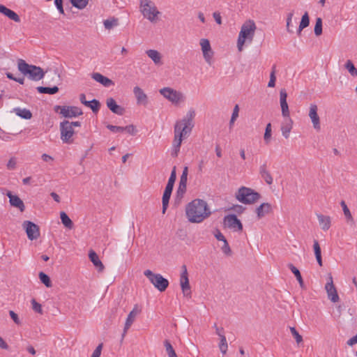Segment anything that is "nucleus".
<instances>
[{"label":"nucleus","instance_id":"aec40b11","mask_svg":"<svg viewBox=\"0 0 357 357\" xmlns=\"http://www.w3.org/2000/svg\"><path fill=\"white\" fill-rule=\"evenodd\" d=\"M133 93L136 98L137 104L146 106L148 104V96L139 86L133 88Z\"/></svg>","mask_w":357,"mask_h":357},{"label":"nucleus","instance_id":"5fc2aeb1","mask_svg":"<svg viewBox=\"0 0 357 357\" xmlns=\"http://www.w3.org/2000/svg\"><path fill=\"white\" fill-rule=\"evenodd\" d=\"M103 344H99L92 353L91 357H100L101 355Z\"/></svg>","mask_w":357,"mask_h":357},{"label":"nucleus","instance_id":"052dcab7","mask_svg":"<svg viewBox=\"0 0 357 357\" xmlns=\"http://www.w3.org/2000/svg\"><path fill=\"white\" fill-rule=\"evenodd\" d=\"M6 167L8 169L10 170H13L16 168V160L15 158H11L7 165H6Z\"/></svg>","mask_w":357,"mask_h":357},{"label":"nucleus","instance_id":"dca6fc26","mask_svg":"<svg viewBox=\"0 0 357 357\" xmlns=\"http://www.w3.org/2000/svg\"><path fill=\"white\" fill-rule=\"evenodd\" d=\"M224 223L226 227L235 231H242L243 225L236 215H227L224 218Z\"/></svg>","mask_w":357,"mask_h":357},{"label":"nucleus","instance_id":"f8f14e48","mask_svg":"<svg viewBox=\"0 0 357 357\" xmlns=\"http://www.w3.org/2000/svg\"><path fill=\"white\" fill-rule=\"evenodd\" d=\"M22 227L24 229L29 240H36L40 236V229L36 224L26 220L22 223Z\"/></svg>","mask_w":357,"mask_h":357},{"label":"nucleus","instance_id":"423d86ee","mask_svg":"<svg viewBox=\"0 0 357 357\" xmlns=\"http://www.w3.org/2000/svg\"><path fill=\"white\" fill-rule=\"evenodd\" d=\"M191 132L188 131L185 128H181L178 125L174 126V137L172 145V155L176 157L180 151V147L183 139L187 138Z\"/></svg>","mask_w":357,"mask_h":357},{"label":"nucleus","instance_id":"4c0bfd02","mask_svg":"<svg viewBox=\"0 0 357 357\" xmlns=\"http://www.w3.org/2000/svg\"><path fill=\"white\" fill-rule=\"evenodd\" d=\"M37 91L40 93L55 94L59 91V88L56 86L53 87L38 86Z\"/></svg>","mask_w":357,"mask_h":357},{"label":"nucleus","instance_id":"412c9836","mask_svg":"<svg viewBox=\"0 0 357 357\" xmlns=\"http://www.w3.org/2000/svg\"><path fill=\"white\" fill-rule=\"evenodd\" d=\"M188 172V167H185L183 170L182 175L181 176L179 185L176 192L178 196H183L186 190Z\"/></svg>","mask_w":357,"mask_h":357},{"label":"nucleus","instance_id":"ddd939ff","mask_svg":"<svg viewBox=\"0 0 357 357\" xmlns=\"http://www.w3.org/2000/svg\"><path fill=\"white\" fill-rule=\"evenodd\" d=\"M141 307L137 304H136L135 305L133 309L128 314V317L126 320L123 331L121 335V341L123 340L128 329L130 328V326L135 321L136 317L141 312Z\"/></svg>","mask_w":357,"mask_h":357},{"label":"nucleus","instance_id":"774afa93","mask_svg":"<svg viewBox=\"0 0 357 357\" xmlns=\"http://www.w3.org/2000/svg\"><path fill=\"white\" fill-rule=\"evenodd\" d=\"M356 343H357V334L356 335H354V337H352L351 338H350L347 341V344L349 346H353Z\"/></svg>","mask_w":357,"mask_h":357},{"label":"nucleus","instance_id":"79ce46f5","mask_svg":"<svg viewBox=\"0 0 357 357\" xmlns=\"http://www.w3.org/2000/svg\"><path fill=\"white\" fill-rule=\"evenodd\" d=\"M39 278L42 283H43L47 287H52V282L50 277L43 272L39 273Z\"/></svg>","mask_w":357,"mask_h":357},{"label":"nucleus","instance_id":"f257e3e1","mask_svg":"<svg viewBox=\"0 0 357 357\" xmlns=\"http://www.w3.org/2000/svg\"><path fill=\"white\" fill-rule=\"evenodd\" d=\"M185 214L189 222L200 223L208 218L211 212L206 202L200 199H196L186 206Z\"/></svg>","mask_w":357,"mask_h":357},{"label":"nucleus","instance_id":"1a4fd4ad","mask_svg":"<svg viewBox=\"0 0 357 357\" xmlns=\"http://www.w3.org/2000/svg\"><path fill=\"white\" fill-rule=\"evenodd\" d=\"M160 93L173 104L178 105L185 100L183 93L169 87H165L160 90Z\"/></svg>","mask_w":357,"mask_h":357},{"label":"nucleus","instance_id":"a19ab883","mask_svg":"<svg viewBox=\"0 0 357 357\" xmlns=\"http://www.w3.org/2000/svg\"><path fill=\"white\" fill-rule=\"evenodd\" d=\"M344 68L349 71L351 76H357V69L351 60H347L344 64Z\"/></svg>","mask_w":357,"mask_h":357},{"label":"nucleus","instance_id":"bf43d9fd","mask_svg":"<svg viewBox=\"0 0 357 357\" xmlns=\"http://www.w3.org/2000/svg\"><path fill=\"white\" fill-rule=\"evenodd\" d=\"M231 210H233L234 211H235L238 214H241V213H243L245 211V208L244 206H241V205L236 204V205H234L231 208Z\"/></svg>","mask_w":357,"mask_h":357},{"label":"nucleus","instance_id":"20e7f679","mask_svg":"<svg viewBox=\"0 0 357 357\" xmlns=\"http://www.w3.org/2000/svg\"><path fill=\"white\" fill-rule=\"evenodd\" d=\"M18 70L33 81H39L45 76L43 70L38 66L27 63L24 60H17Z\"/></svg>","mask_w":357,"mask_h":357},{"label":"nucleus","instance_id":"72a5a7b5","mask_svg":"<svg viewBox=\"0 0 357 357\" xmlns=\"http://www.w3.org/2000/svg\"><path fill=\"white\" fill-rule=\"evenodd\" d=\"M288 267L289 268V269L291 271V272L296 276L301 287L304 288V282L303 280V278H302V276H301V274L299 270L296 267H295L292 264H288Z\"/></svg>","mask_w":357,"mask_h":357},{"label":"nucleus","instance_id":"473e14b6","mask_svg":"<svg viewBox=\"0 0 357 357\" xmlns=\"http://www.w3.org/2000/svg\"><path fill=\"white\" fill-rule=\"evenodd\" d=\"M309 24H310L309 15H308L307 12H305L301 17V20L300 22V24H299L298 29L297 31L298 35H301L302 30L303 29L306 28L307 26H308Z\"/></svg>","mask_w":357,"mask_h":357},{"label":"nucleus","instance_id":"49530a36","mask_svg":"<svg viewBox=\"0 0 357 357\" xmlns=\"http://www.w3.org/2000/svg\"><path fill=\"white\" fill-rule=\"evenodd\" d=\"M271 137V124L268 123L265 129V133L264 136V141L266 144H268Z\"/></svg>","mask_w":357,"mask_h":357},{"label":"nucleus","instance_id":"2eb2a0df","mask_svg":"<svg viewBox=\"0 0 357 357\" xmlns=\"http://www.w3.org/2000/svg\"><path fill=\"white\" fill-rule=\"evenodd\" d=\"M325 289L326 291L328 299L333 303H337L339 301L340 298L337 292V289L333 284V280L331 274L328 275V282L325 285Z\"/></svg>","mask_w":357,"mask_h":357},{"label":"nucleus","instance_id":"680f3d73","mask_svg":"<svg viewBox=\"0 0 357 357\" xmlns=\"http://www.w3.org/2000/svg\"><path fill=\"white\" fill-rule=\"evenodd\" d=\"M293 16H294V11L288 13L287 14V30L289 33H292V31L290 30V29H289V26H290V24L291 22Z\"/></svg>","mask_w":357,"mask_h":357},{"label":"nucleus","instance_id":"8fccbe9b","mask_svg":"<svg viewBox=\"0 0 357 357\" xmlns=\"http://www.w3.org/2000/svg\"><path fill=\"white\" fill-rule=\"evenodd\" d=\"M31 304H32V309L39 313V314H43V309H42V306L40 303H38V302H36V301L35 299H32L31 300Z\"/></svg>","mask_w":357,"mask_h":357},{"label":"nucleus","instance_id":"c85d7f7f","mask_svg":"<svg viewBox=\"0 0 357 357\" xmlns=\"http://www.w3.org/2000/svg\"><path fill=\"white\" fill-rule=\"evenodd\" d=\"M146 54L156 66L162 64V55L158 51L155 50H149L146 51Z\"/></svg>","mask_w":357,"mask_h":357},{"label":"nucleus","instance_id":"4be33fe9","mask_svg":"<svg viewBox=\"0 0 357 357\" xmlns=\"http://www.w3.org/2000/svg\"><path fill=\"white\" fill-rule=\"evenodd\" d=\"M284 118V119L281 125V131L283 137L287 139L289 137L290 132L293 127V121L289 116Z\"/></svg>","mask_w":357,"mask_h":357},{"label":"nucleus","instance_id":"338daca9","mask_svg":"<svg viewBox=\"0 0 357 357\" xmlns=\"http://www.w3.org/2000/svg\"><path fill=\"white\" fill-rule=\"evenodd\" d=\"M268 172V168H267L266 162L264 163L263 165H261L259 167V173L260 176H261L262 174H265L266 172Z\"/></svg>","mask_w":357,"mask_h":357},{"label":"nucleus","instance_id":"e433bc0d","mask_svg":"<svg viewBox=\"0 0 357 357\" xmlns=\"http://www.w3.org/2000/svg\"><path fill=\"white\" fill-rule=\"evenodd\" d=\"M84 105L91 108L93 112L96 114L100 109V103L96 99H93L91 101L85 102Z\"/></svg>","mask_w":357,"mask_h":357},{"label":"nucleus","instance_id":"6ab92c4d","mask_svg":"<svg viewBox=\"0 0 357 357\" xmlns=\"http://www.w3.org/2000/svg\"><path fill=\"white\" fill-rule=\"evenodd\" d=\"M287 93L284 89H282L280 91V103L283 117L289 116V106L287 102Z\"/></svg>","mask_w":357,"mask_h":357},{"label":"nucleus","instance_id":"cd10ccee","mask_svg":"<svg viewBox=\"0 0 357 357\" xmlns=\"http://www.w3.org/2000/svg\"><path fill=\"white\" fill-rule=\"evenodd\" d=\"M0 13L15 22H20V18L15 12L3 5H0Z\"/></svg>","mask_w":357,"mask_h":357},{"label":"nucleus","instance_id":"6e6552de","mask_svg":"<svg viewBox=\"0 0 357 357\" xmlns=\"http://www.w3.org/2000/svg\"><path fill=\"white\" fill-rule=\"evenodd\" d=\"M176 166H174L172 170L170 176L169 178L167 184L165 187L163 195H162V213H165L169 204V201L172 195V192L174 188V184L176 179Z\"/></svg>","mask_w":357,"mask_h":357},{"label":"nucleus","instance_id":"09e8293b","mask_svg":"<svg viewBox=\"0 0 357 357\" xmlns=\"http://www.w3.org/2000/svg\"><path fill=\"white\" fill-rule=\"evenodd\" d=\"M290 331L296 340V342L298 344L303 342L302 336L298 333L296 329L294 327H290Z\"/></svg>","mask_w":357,"mask_h":357},{"label":"nucleus","instance_id":"c9c22d12","mask_svg":"<svg viewBox=\"0 0 357 357\" xmlns=\"http://www.w3.org/2000/svg\"><path fill=\"white\" fill-rule=\"evenodd\" d=\"M165 351L169 357H178L174 349L173 348L169 340H165L163 342Z\"/></svg>","mask_w":357,"mask_h":357},{"label":"nucleus","instance_id":"e2e57ef3","mask_svg":"<svg viewBox=\"0 0 357 357\" xmlns=\"http://www.w3.org/2000/svg\"><path fill=\"white\" fill-rule=\"evenodd\" d=\"M9 314L11 317V319L13 320V321L17 324L20 325L21 324V321L18 317V315L13 310L9 311Z\"/></svg>","mask_w":357,"mask_h":357},{"label":"nucleus","instance_id":"9b49d317","mask_svg":"<svg viewBox=\"0 0 357 357\" xmlns=\"http://www.w3.org/2000/svg\"><path fill=\"white\" fill-rule=\"evenodd\" d=\"M54 110L66 118H73L83 114L82 110L75 106H56Z\"/></svg>","mask_w":357,"mask_h":357},{"label":"nucleus","instance_id":"a18cd8bd","mask_svg":"<svg viewBox=\"0 0 357 357\" xmlns=\"http://www.w3.org/2000/svg\"><path fill=\"white\" fill-rule=\"evenodd\" d=\"M181 287L183 294V296L185 297H190L191 291H190V286L189 282H182L180 283Z\"/></svg>","mask_w":357,"mask_h":357},{"label":"nucleus","instance_id":"ea45409f","mask_svg":"<svg viewBox=\"0 0 357 357\" xmlns=\"http://www.w3.org/2000/svg\"><path fill=\"white\" fill-rule=\"evenodd\" d=\"M219 337L220 339V342L219 344L220 350L222 352V354H225L228 349L226 337L222 334H219Z\"/></svg>","mask_w":357,"mask_h":357},{"label":"nucleus","instance_id":"bb28decb","mask_svg":"<svg viewBox=\"0 0 357 357\" xmlns=\"http://www.w3.org/2000/svg\"><path fill=\"white\" fill-rule=\"evenodd\" d=\"M255 211L258 219H261L272 211L271 204L269 203H262L256 208Z\"/></svg>","mask_w":357,"mask_h":357},{"label":"nucleus","instance_id":"7c9ffc66","mask_svg":"<svg viewBox=\"0 0 357 357\" xmlns=\"http://www.w3.org/2000/svg\"><path fill=\"white\" fill-rule=\"evenodd\" d=\"M14 112L22 119H30L32 117V114L30 110L27 109H21L20 107L14 108Z\"/></svg>","mask_w":357,"mask_h":357},{"label":"nucleus","instance_id":"f704fd0d","mask_svg":"<svg viewBox=\"0 0 357 357\" xmlns=\"http://www.w3.org/2000/svg\"><path fill=\"white\" fill-rule=\"evenodd\" d=\"M60 218L61 220L62 224L66 228H68V229L73 228V222L65 212L62 211L60 213Z\"/></svg>","mask_w":357,"mask_h":357},{"label":"nucleus","instance_id":"0e129e2a","mask_svg":"<svg viewBox=\"0 0 357 357\" xmlns=\"http://www.w3.org/2000/svg\"><path fill=\"white\" fill-rule=\"evenodd\" d=\"M54 3L61 14H64L63 8V0H54Z\"/></svg>","mask_w":357,"mask_h":357},{"label":"nucleus","instance_id":"37998d69","mask_svg":"<svg viewBox=\"0 0 357 357\" xmlns=\"http://www.w3.org/2000/svg\"><path fill=\"white\" fill-rule=\"evenodd\" d=\"M103 24L106 29L110 30L114 26H117L118 20L115 18L107 19L104 21Z\"/></svg>","mask_w":357,"mask_h":357},{"label":"nucleus","instance_id":"b1692460","mask_svg":"<svg viewBox=\"0 0 357 357\" xmlns=\"http://www.w3.org/2000/svg\"><path fill=\"white\" fill-rule=\"evenodd\" d=\"M7 196L9 198L10 204L11 206H15L23 212L25 209V206L22 200L17 195H13L10 192H8Z\"/></svg>","mask_w":357,"mask_h":357},{"label":"nucleus","instance_id":"f03ea898","mask_svg":"<svg viewBox=\"0 0 357 357\" xmlns=\"http://www.w3.org/2000/svg\"><path fill=\"white\" fill-rule=\"evenodd\" d=\"M139 8L143 17L151 23L155 24L160 20L162 13L152 0H139Z\"/></svg>","mask_w":357,"mask_h":357},{"label":"nucleus","instance_id":"7ed1b4c3","mask_svg":"<svg viewBox=\"0 0 357 357\" xmlns=\"http://www.w3.org/2000/svg\"><path fill=\"white\" fill-rule=\"evenodd\" d=\"M257 26L253 20H247L241 26L237 40V48L239 52L243 49L246 42L251 43L253 40Z\"/></svg>","mask_w":357,"mask_h":357},{"label":"nucleus","instance_id":"58836bf2","mask_svg":"<svg viewBox=\"0 0 357 357\" xmlns=\"http://www.w3.org/2000/svg\"><path fill=\"white\" fill-rule=\"evenodd\" d=\"M69 1L74 7H75L79 10L84 9L87 6V5L89 2V0H69Z\"/></svg>","mask_w":357,"mask_h":357},{"label":"nucleus","instance_id":"6e6d98bb","mask_svg":"<svg viewBox=\"0 0 357 357\" xmlns=\"http://www.w3.org/2000/svg\"><path fill=\"white\" fill-rule=\"evenodd\" d=\"M313 248H314V251L315 257L321 256V248H320L318 241H317V240L314 241Z\"/></svg>","mask_w":357,"mask_h":357},{"label":"nucleus","instance_id":"4d7b16f0","mask_svg":"<svg viewBox=\"0 0 357 357\" xmlns=\"http://www.w3.org/2000/svg\"><path fill=\"white\" fill-rule=\"evenodd\" d=\"M222 251L227 255H230L231 253V250L229 245L227 241H225L223 242V245L221 247Z\"/></svg>","mask_w":357,"mask_h":357},{"label":"nucleus","instance_id":"3c124183","mask_svg":"<svg viewBox=\"0 0 357 357\" xmlns=\"http://www.w3.org/2000/svg\"><path fill=\"white\" fill-rule=\"evenodd\" d=\"M261 177L264 180V181L268 185H271L273 182V177L269 171L268 172H266L265 174H262L261 176Z\"/></svg>","mask_w":357,"mask_h":357},{"label":"nucleus","instance_id":"a878e982","mask_svg":"<svg viewBox=\"0 0 357 357\" xmlns=\"http://www.w3.org/2000/svg\"><path fill=\"white\" fill-rule=\"evenodd\" d=\"M317 218L322 230L327 231L330 229L331 226V218L330 216L317 213Z\"/></svg>","mask_w":357,"mask_h":357},{"label":"nucleus","instance_id":"13d9d810","mask_svg":"<svg viewBox=\"0 0 357 357\" xmlns=\"http://www.w3.org/2000/svg\"><path fill=\"white\" fill-rule=\"evenodd\" d=\"M107 128L113 132H123V127L116 126L113 125H107Z\"/></svg>","mask_w":357,"mask_h":357},{"label":"nucleus","instance_id":"de8ad7c7","mask_svg":"<svg viewBox=\"0 0 357 357\" xmlns=\"http://www.w3.org/2000/svg\"><path fill=\"white\" fill-rule=\"evenodd\" d=\"M189 282L188 271L185 265L182 266V272L180 277V283Z\"/></svg>","mask_w":357,"mask_h":357},{"label":"nucleus","instance_id":"69168bd1","mask_svg":"<svg viewBox=\"0 0 357 357\" xmlns=\"http://www.w3.org/2000/svg\"><path fill=\"white\" fill-rule=\"evenodd\" d=\"M213 17L214 20H215V22H217V24H222V18H221V15H220V13L214 12L213 13Z\"/></svg>","mask_w":357,"mask_h":357},{"label":"nucleus","instance_id":"9d476101","mask_svg":"<svg viewBox=\"0 0 357 357\" xmlns=\"http://www.w3.org/2000/svg\"><path fill=\"white\" fill-rule=\"evenodd\" d=\"M61 139L63 143L72 144L74 142L75 129L71 127L70 121H64L60 123Z\"/></svg>","mask_w":357,"mask_h":357},{"label":"nucleus","instance_id":"a211bd4d","mask_svg":"<svg viewBox=\"0 0 357 357\" xmlns=\"http://www.w3.org/2000/svg\"><path fill=\"white\" fill-rule=\"evenodd\" d=\"M318 107L317 105L315 104H311L310 106V110H309V117L311 119V121L313 125V128L319 131L321 129V125H320V119L317 114Z\"/></svg>","mask_w":357,"mask_h":357},{"label":"nucleus","instance_id":"f3484780","mask_svg":"<svg viewBox=\"0 0 357 357\" xmlns=\"http://www.w3.org/2000/svg\"><path fill=\"white\" fill-rule=\"evenodd\" d=\"M195 116V112L193 109H190L186 116L180 121H176L175 123L181 128H185L188 131L191 132L194 126L193 119Z\"/></svg>","mask_w":357,"mask_h":357},{"label":"nucleus","instance_id":"393cba45","mask_svg":"<svg viewBox=\"0 0 357 357\" xmlns=\"http://www.w3.org/2000/svg\"><path fill=\"white\" fill-rule=\"evenodd\" d=\"M91 77L96 81L97 82H99L102 85H103L105 87H109L110 86H112L114 84V82L109 79L107 77H105L102 74L99 73H94L91 75Z\"/></svg>","mask_w":357,"mask_h":357},{"label":"nucleus","instance_id":"864d4df0","mask_svg":"<svg viewBox=\"0 0 357 357\" xmlns=\"http://www.w3.org/2000/svg\"><path fill=\"white\" fill-rule=\"evenodd\" d=\"M273 68H275V67ZM275 80H276L275 71V69H273L270 75V80L268 82V87H274L275 85Z\"/></svg>","mask_w":357,"mask_h":357},{"label":"nucleus","instance_id":"2f4dec72","mask_svg":"<svg viewBox=\"0 0 357 357\" xmlns=\"http://www.w3.org/2000/svg\"><path fill=\"white\" fill-rule=\"evenodd\" d=\"M340 205L342 207V210H343V213H344V215L347 219V222L348 223H350L351 225H354V218L349 209V208L347 207L346 203L344 201H342L340 202Z\"/></svg>","mask_w":357,"mask_h":357},{"label":"nucleus","instance_id":"5701e85b","mask_svg":"<svg viewBox=\"0 0 357 357\" xmlns=\"http://www.w3.org/2000/svg\"><path fill=\"white\" fill-rule=\"evenodd\" d=\"M107 107L114 114L123 115L124 113V108L117 105L113 98H109L106 100Z\"/></svg>","mask_w":357,"mask_h":357},{"label":"nucleus","instance_id":"c03bdc74","mask_svg":"<svg viewBox=\"0 0 357 357\" xmlns=\"http://www.w3.org/2000/svg\"><path fill=\"white\" fill-rule=\"evenodd\" d=\"M314 31V34L317 36H319L322 33V20L321 17L317 18Z\"/></svg>","mask_w":357,"mask_h":357},{"label":"nucleus","instance_id":"c756f323","mask_svg":"<svg viewBox=\"0 0 357 357\" xmlns=\"http://www.w3.org/2000/svg\"><path fill=\"white\" fill-rule=\"evenodd\" d=\"M89 257L93 264L96 267V268H98V271L102 272L104 270L105 266L103 264L100 260L98 255L93 250H91L89 252Z\"/></svg>","mask_w":357,"mask_h":357},{"label":"nucleus","instance_id":"39448f33","mask_svg":"<svg viewBox=\"0 0 357 357\" xmlns=\"http://www.w3.org/2000/svg\"><path fill=\"white\" fill-rule=\"evenodd\" d=\"M235 198L243 204L250 205L257 202L261 195L250 188L241 186L236 192Z\"/></svg>","mask_w":357,"mask_h":357},{"label":"nucleus","instance_id":"4468645a","mask_svg":"<svg viewBox=\"0 0 357 357\" xmlns=\"http://www.w3.org/2000/svg\"><path fill=\"white\" fill-rule=\"evenodd\" d=\"M199 45L201 46V50L205 61L207 63L211 64L214 53L209 40L206 38H202L199 40Z\"/></svg>","mask_w":357,"mask_h":357},{"label":"nucleus","instance_id":"0eeeda50","mask_svg":"<svg viewBox=\"0 0 357 357\" xmlns=\"http://www.w3.org/2000/svg\"><path fill=\"white\" fill-rule=\"evenodd\" d=\"M144 275L158 291L162 292L169 286V281L159 273H154L151 270H146Z\"/></svg>","mask_w":357,"mask_h":357},{"label":"nucleus","instance_id":"603ef678","mask_svg":"<svg viewBox=\"0 0 357 357\" xmlns=\"http://www.w3.org/2000/svg\"><path fill=\"white\" fill-rule=\"evenodd\" d=\"M123 131L127 132L131 135H135L137 133V129L134 125H129L123 127Z\"/></svg>","mask_w":357,"mask_h":357}]
</instances>
